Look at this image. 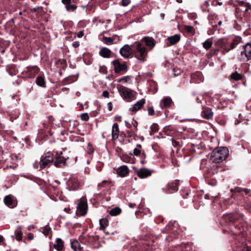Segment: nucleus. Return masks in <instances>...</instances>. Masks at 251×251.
<instances>
[{
	"instance_id": "338daca9",
	"label": "nucleus",
	"mask_w": 251,
	"mask_h": 251,
	"mask_svg": "<svg viewBox=\"0 0 251 251\" xmlns=\"http://www.w3.org/2000/svg\"><path fill=\"white\" fill-rule=\"evenodd\" d=\"M196 101L198 103L201 102V100L199 98H197L196 99Z\"/></svg>"
},
{
	"instance_id": "3c124183",
	"label": "nucleus",
	"mask_w": 251,
	"mask_h": 251,
	"mask_svg": "<svg viewBox=\"0 0 251 251\" xmlns=\"http://www.w3.org/2000/svg\"><path fill=\"white\" fill-rule=\"evenodd\" d=\"M71 0H62V2L66 6L70 3Z\"/></svg>"
},
{
	"instance_id": "423d86ee",
	"label": "nucleus",
	"mask_w": 251,
	"mask_h": 251,
	"mask_svg": "<svg viewBox=\"0 0 251 251\" xmlns=\"http://www.w3.org/2000/svg\"><path fill=\"white\" fill-rule=\"evenodd\" d=\"M243 50L241 51V59L244 61H247L251 59V44H247L243 47Z\"/></svg>"
},
{
	"instance_id": "6e6552de",
	"label": "nucleus",
	"mask_w": 251,
	"mask_h": 251,
	"mask_svg": "<svg viewBox=\"0 0 251 251\" xmlns=\"http://www.w3.org/2000/svg\"><path fill=\"white\" fill-rule=\"evenodd\" d=\"M53 160V158L51 155L42 156L39 162L41 169H44L48 166Z\"/></svg>"
},
{
	"instance_id": "0e129e2a",
	"label": "nucleus",
	"mask_w": 251,
	"mask_h": 251,
	"mask_svg": "<svg viewBox=\"0 0 251 251\" xmlns=\"http://www.w3.org/2000/svg\"><path fill=\"white\" fill-rule=\"evenodd\" d=\"M173 145L174 146H177L178 145V142L176 141H173Z\"/></svg>"
},
{
	"instance_id": "b1692460",
	"label": "nucleus",
	"mask_w": 251,
	"mask_h": 251,
	"mask_svg": "<svg viewBox=\"0 0 251 251\" xmlns=\"http://www.w3.org/2000/svg\"><path fill=\"white\" fill-rule=\"evenodd\" d=\"M15 236L18 241H20L22 239L23 232L21 226H18L15 230Z\"/></svg>"
},
{
	"instance_id": "f03ea898",
	"label": "nucleus",
	"mask_w": 251,
	"mask_h": 251,
	"mask_svg": "<svg viewBox=\"0 0 251 251\" xmlns=\"http://www.w3.org/2000/svg\"><path fill=\"white\" fill-rule=\"evenodd\" d=\"M133 48L135 57L139 60L144 62L147 57L148 51L143 43L135 42Z\"/></svg>"
},
{
	"instance_id": "603ef678",
	"label": "nucleus",
	"mask_w": 251,
	"mask_h": 251,
	"mask_svg": "<svg viewBox=\"0 0 251 251\" xmlns=\"http://www.w3.org/2000/svg\"><path fill=\"white\" fill-rule=\"evenodd\" d=\"M242 251H251V247L246 246L244 248Z\"/></svg>"
},
{
	"instance_id": "4c0bfd02",
	"label": "nucleus",
	"mask_w": 251,
	"mask_h": 251,
	"mask_svg": "<svg viewBox=\"0 0 251 251\" xmlns=\"http://www.w3.org/2000/svg\"><path fill=\"white\" fill-rule=\"evenodd\" d=\"M93 151L94 150L92 146L90 143H89L87 149V153L89 154H91L93 152Z\"/></svg>"
},
{
	"instance_id": "2eb2a0df",
	"label": "nucleus",
	"mask_w": 251,
	"mask_h": 251,
	"mask_svg": "<svg viewBox=\"0 0 251 251\" xmlns=\"http://www.w3.org/2000/svg\"><path fill=\"white\" fill-rule=\"evenodd\" d=\"M145 103V100L142 99V100L138 101L131 108H130L129 110L135 113L140 110L143 107Z\"/></svg>"
},
{
	"instance_id": "c03bdc74",
	"label": "nucleus",
	"mask_w": 251,
	"mask_h": 251,
	"mask_svg": "<svg viewBox=\"0 0 251 251\" xmlns=\"http://www.w3.org/2000/svg\"><path fill=\"white\" fill-rule=\"evenodd\" d=\"M140 152L141 151L139 149L135 148L133 150V154L134 155H138L139 154H140Z\"/></svg>"
},
{
	"instance_id": "13d9d810",
	"label": "nucleus",
	"mask_w": 251,
	"mask_h": 251,
	"mask_svg": "<svg viewBox=\"0 0 251 251\" xmlns=\"http://www.w3.org/2000/svg\"><path fill=\"white\" fill-rule=\"evenodd\" d=\"M136 206V204L135 203H129V207L130 208H134Z\"/></svg>"
},
{
	"instance_id": "680f3d73",
	"label": "nucleus",
	"mask_w": 251,
	"mask_h": 251,
	"mask_svg": "<svg viewBox=\"0 0 251 251\" xmlns=\"http://www.w3.org/2000/svg\"><path fill=\"white\" fill-rule=\"evenodd\" d=\"M70 210H71V209L69 208H65L64 209V211H65V212H66L67 213H70Z\"/></svg>"
},
{
	"instance_id": "09e8293b",
	"label": "nucleus",
	"mask_w": 251,
	"mask_h": 251,
	"mask_svg": "<svg viewBox=\"0 0 251 251\" xmlns=\"http://www.w3.org/2000/svg\"><path fill=\"white\" fill-rule=\"evenodd\" d=\"M83 35H84V31L83 30L79 31L77 34V36L78 38H81L82 36H83Z\"/></svg>"
},
{
	"instance_id": "f257e3e1",
	"label": "nucleus",
	"mask_w": 251,
	"mask_h": 251,
	"mask_svg": "<svg viewBox=\"0 0 251 251\" xmlns=\"http://www.w3.org/2000/svg\"><path fill=\"white\" fill-rule=\"evenodd\" d=\"M228 155V150L226 147H218L212 152L210 160L213 163H219L225 160Z\"/></svg>"
},
{
	"instance_id": "de8ad7c7",
	"label": "nucleus",
	"mask_w": 251,
	"mask_h": 251,
	"mask_svg": "<svg viewBox=\"0 0 251 251\" xmlns=\"http://www.w3.org/2000/svg\"><path fill=\"white\" fill-rule=\"evenodd\" d=\"M80 45L79 41H75L72 43V46L75 48H78Z\"/></svg>"
},
{
	"instance_id": "a19ab883",
	"label": "nucleus",
	"mask_w": 251,
	"mask_h": 251,
	"mask_svg": "<svg viewBox=\"0 0 251 251\" xmlns=\"http://www.w3.org/2000/svg\"><path fill=\"white\" fill-rule=\"evenodd\" d=\"M130 2V0H122V5L124 6L128 5Z\"/></svg>"
},
{
	"instance_id": "cd10ccee",
	"label": "nucleus",
	"mask_w": 251,
	"mask_h": 251,
	"mask_svg": "<svg viewBox=\"0 0 251 251\" xmlns=\"http://www.w3.org/2000/svg\"><path fill=\"white\" fill-rule=\"evenodd\" d=\"M36 83L38 85L45 87V80L43 77L42 76H38L36 78Z\"/></svg>"
},
{
	"instance_id": "58836bf2",
	"label": "nucleus",
	"mask_w": 251,
	"mask_h": 251,
	"mask_svg": "<svg viewBox=\"0 0 251 251\" xmlns=\"http://www.w3.org/2000/svg\"><path fill=\"white\" fill-rule=\"evenodd\" d=\"M238 218V216L236 215H231L229 218L230 222H234Z\"/></svg>"
},
{
	"instance_id": "a211bd4d",
	"label": "nucleus",
	"mask_w": 251,
	"mask_h": 251,
	"mask_svg": "<svg viewBox=\"0 0 251 251\" xmlns=\"http://www.w3.org/2000/svg\"><path fill=\"white\" fill-rule=\"evenodd\" d=\"M117 172L120 176L125 177L129 173V170L127 166H122L118 169Z\"/></svg>"
},
{
	"instance_id": "6e6d98bb",
	"label": "nucleus",
	"mask_w": 251,
	"mask_h": 251,
	"mask_svg": "<svg viewBox=\"0 0 251 251\" xmlns=\"http://www.w3.org/2000/svg\"><path fill=\"white\" fill-rule=\"evenodd\" d=\"M108 109L109 111L112 110V103L111 102H109L108 103Z\"/></svg>"
},
{
	"instance_id": "a878e982",
	"label": "nucleus",
	"mask_w": 251,
	"mask_h": 251,
	"mask_svg": "<svg viewBox=\"0 0 251 251\" xmlns=\"http://www.w3.org/2000/svg\"><path fill=\"white\" fill-rule=\"evenodd\" d=\"M100 229H104L108 226V221L107 219L103 218L99 221Z\"/></svg>"
},
{
	"instance_id": "6ab92c4d",
	"label": "nucleus",
	"mask_w": 251,
	"mask_h": 251,
	"mask_svg": "<svg viewBox=\"0 0 251 251\" xmlns=\"http://www.w3.org/2000/svg\"><path fill=\"white\" fill-rule=\"evenodd\" d=\"M111 53V51L105 47L102 48L99 51V54L103 58H109Z\"/></svg>"
},
{
	"instance_id": "c85d7f7f",
	"label": "nucleus",
	"mask_w": 251,
	"mask_h": 251,
	"mask_svg": "<svg viewBox=\"0 0 251 251\" xmlns=\"http://www.w3.org/2000/svg\"><path fill=\"white\" fill-rule=\"evenodd\" d=\"M231 79L235 80H239L242 79V76L241 75L238 74L237 72L232 73L230 75Z\"/></svg>"
},
{
	"instance_id": "ddd939ff",
	"label": "nucleus",
	"mask_w": 251,
	"mask_h": 251,
	"mask_svg": "<svg viewBox=\"0 0 251 251\" xmlns=\"http://www.w3.org/2000/svg\"><path fill=\"white\" fill-rule=\"evenodd\" d=\"M180 40V35L175 34L173 36L168 37L166 45L168 47L176 44Z\"/></svg>"
},
{
	"instance_id": "f3484780",
	"label": "nucleus",
	"mask_w": 251,
	"mask_h": 251,
	"mask_svg": "<svg viewBox=\"0 0 251 251\" xmlns=\"http://www.w3.org/2000/svg\"><path fill=\"white\" fill-rule=\"evenodd\" d=\"M53 247L57 251H64V242L60 238L56 240L55 243L53 245Z\"/></svg>"
},
{
	"instance_id": "0eeeda50",
	"label": "nucleus",
	"mask_w": 251,
	"mask_h": 251,
	"mask_svg": "<svg viewBox=\"0 0 251 251\" xmlns=\"http://www.w3.org/2000/svg\"><path fill=\"white\" fill-rule=\"evenodd\" d=\"M114 70L117 73L127 71V66L125 63H121L118 59H115L112 62Z\"/></svg>"
},
{
	"instance_id": "1a4fd4ad",
	"label": "nucleus",
	"mask_w": 251,
	"mask_h": 251,
	"mask_svg": "<svg viewBox=\"0 0 251 251\" xmlns=\"http://www.w3.org/2000/svg\"><path fill=\"white\" fill-rule=\"evenodd\" d=\"M132 50L128 45H124L120 50V53L125 58H127L132 53Z\"/></svg>"
},
{
	"instance_id": "e2e57ef3",
	"label": "nucleus",
	"mask_w": 251,
	"mask_h": 251,
	"mask_svg": "<svg viewBox=\"0 0 251 251\" xmlns=\"http://www.w3.org/2000/svg\"><path fill=\"white\" fill-rule=\"evenodd\" d=\"M219 51V49L214 50V51H213V54L214 55L217 54Z\"/></svg>"
},
{
	"instance_id": "9d476101",
	"label": "nucleus",
	"mask_w": 251,
	"mask_h": 251,
	"mask_svg": "<svg viewBox=\"0 0 251 251\" xmlns=\"http://www.w3.org/2000/svg\"><path fill=\"white\" fill-rule=\"evenodd\" d=\"M68 187L71 190H75L79 187V182L75 177H71L67 182Z\"/></svg>"
},
{
	"instance_id": "052dcab7",
	"label": "nucleus",
	"mask_w": 251,
	"mask_h": 251,
	"mask_svg": "<svg viewBox=\"0 0 251 251\" xmlns=\"http://www.w3.org/2000/svg\"><path fill=\"white\" fill-rule=\"evenodd\" d=\"M21 81L20 80H17L13 82L14 84L20 85L21 84Z\"/></svg>"
},
{
	"instance_id": "7c9ffc66",
	"label": "nucleus",
	"mask_w": 251,
	"mask_h": 251,
	"mask_svg": "<svg viewBox=\"0 0 251 251\" xmlns=\"http://www.w3.org/2000/svg\"><path fill=\"white\" fill-rule=\"evenodd\" d=\"M212 42L209 39L206 40L203 43V47L207 50L209 49L212 47Z\"/></svg>"
},
{
	"instance_id": "c756f323",
	"label": "nucleus",
	"mask_w": 251,
	"mask_h": 251,
	"mask_svg": "<svg viewBox=\"0 0 251 251\" xmlns=\"http://www.w3.org/2000/svg\"><path fill=\"white\" fill-rule=\"evenodd\" d=\"M71 247L75 251H79L80 250L79 243L77 241L72 242Z\"/></svg>"
},
{
	"instance_id": "69168bd1",
	"label": "nucleus",
	"mask_w": 251,
	"mask_h": 251,
	"mask_svg": "<svg viewBox=\"0 0 251 251\" xmlns=\"http://www.w3.org/2000/svg\"><path fill=\"white\" fill-rule=\"evenodd\" d=\"M4 241V238L0 235V244Z\"/></svg>"
},
{
	"instance_id": "e433bc0d",
	"label": "nucleus",
	"mask_w": 251,
	"mask_h": 251,
	"mask_svg": "<svg viewBox=\"0 0 251 251\" xmlns=\"http://www.w3.org/2000/svg\"><path fill=\"white\" fill-rule=\"evenodd\" d=\"M185 29L188 33H192L193 34L194 33V28L191 26H186Z\"/></svg>"
},
{
	"instance_id": "ea45409f",
	"label": "nucleus",
	"mask_w": 251,
	"mask_h": 251,
	"mask_svg": "<svg viewBox=\"0 0 251 251\" xmlns=\"http://www.w3.org/2000/svg\"><path fill=\"white\" fill-rule=\"evenodd\" d=\"M110 183H111V181L104 180H103L101 183H99L98 186V187H101L103 186V183H105V184L107 183V184H110Z\"/></svg>"
},
{
	"instance_id": "dca6fc26",
	"label": "nucleus",
	"mask_w": 251,
	"mask_h": 251,
	"mask_svg": "<svg viewBox=\"0 0 251 251\" xmlns=\"http://www.w3.org/2000/svg\"><path fill=\"white\" fill-rule=\"evenodd\" d=\"M119 128L117 123H114L112 129V138L113 140L117 139L119 135Z\"/></svg>"
},
{
	"instance_id": "7ed1b4c3",
	"label": "nucleus",
	"mask_w": 251,
	"mask_h": 251,
	"mask_svg": "<svg viewBox=\"0 0 251 251\" xmlns=\"http://www.w3.org/2000/svg\"><path fill=\"white\" fill-rule=\"evenodd\" d=\"M117 89L120 95L125 100L130 101L134 97V95L130 89L123 85L118 86Z\"/></svg>"
},
{
	"instance_id": "774afa93",
	"label": "nucleus",
	"mask_w": 251,
	"mask_h": 251,
	"mask_svg": "<svg viewBox=\"0 0 251 251\" xmlns=\"http://www.w3.org/2000/svg\"><path fill=\"white\" fill-rule=\"evenodd\" d=\"M137 147L138 149H140L141 148V145H140V144H138V145H137Z\"/></svg>"
},
{
	"instance_id": "4d7b16f0",
	"label": "nucleus",
	"mask_w": 251,
	"mask_h": 251,
	"mask_svg": "<svg viewBox=\"0 0 251 251\" xmlns=\"http://www.w3.org/2000/svg\"><path fill=\"white\" fill-rule=\"evenodd\" d=\"M33 167L35 168V169H38V163L37 161H36L34 163H33Z\"/></svg>"
},
{
	"instance_id": "bf43d9fd",
	"label": "nucleus",
	"mask_w": 251,
	"mask_h": 251,
	"mask_svg": "<svg viewBox=\"0 0 251 251\" xmlns=\"http://www.w3.org/2000/svg\"><path fill=\"white\" fill-rule=\"evenodd\" d=\"M246 2H245L244 1H239V5L241 6H245V3Z\"/></svg>"
},
{
	"instance_id": "412c9836",
	"label": "nucleus",
	"mask_w": 251,
	"mask_h": 251,
	"mask_svg": "<svg viewBox=\"0 0 251 251\" xmlns=\"http://www.w3.org/2000/svg\"><path fill=\"white\" fill-rule=\"evenodd\" d=\"M144 41L146 46L153 48L154 45V39L152 37H145L140 42L143 43Z\"/></svg>"
},
{
	"instance_id": "aec40b11",
	"label": "nucleus",
	"mask_w": 251,
	"mask_h": 251,
	"mask_svg": "<svg viewBox=\"0 0 251 251\" xmlns=\"http://www.w3.org/2000/svg\"><path fill=\"white\" fill-rule=\"evenodd\" d=\"M201 115L203 118L209 120L213 117V113L211 109H206L201 112Z\"/></svg>"
},
{
	"instance_id": "f8f14e48",
	"label": "nucleus",
	"mask_w": 251,
	"mask_h": 251,
	"mask_svg": "<svg viewBox=\"0 0 251 251\" xmlns=\"http://www.w3.org/2000/svg\"><path fill=\"white\" fill-rule=\"evenodd\" d=\"M137 176L141 178H145L151 174V172L150 170L147 168H141L136 172Z\"/></svg>"
},
{
	"instance_id": "5701e85b",
	"label": "nucleus",
	"mask_w": 251,
	"mask_h": 251,
	"mask_svg": "<svg viewBox=\"0 0 251 251\" xmlns=\"http://www.w3.org/2000/svg\"><path fill=\"white\" fill-rule=\"evenodd\" d=\"M40 69L36 66H29L27 67V72L30 73V75H34L39 73Z\"/></svg>"
},
{
	"instance_id": "8fccbe9b",
	"label": "nucleus",
	"mask_w": 251,
	"mask_h": 251,
	"mask_svg": "<svg viewBox=\"0 0 251 251\" xmlns=\"http://www.w3.org/2000/svg\"><path fill=\"white\" fill-rule=\"evenodd\" d=\"M109 92L107 91H104L102 93V96L105 98H109Z\"/></svg>"
},
{
	"instance_id": "5fc2aeb1",
	"label": "nucleus",
	"mask_w": 251,
	"mask_h": 251,
	"mask_svg": "<svg viewBox=\"0 0 251 251\" xmlns=\"http://www.w3.org/2000/svg\"><path fill=\"white\" fill-rule=\"evenodd\" d=\"M131 125L134 126L135 128H137L138 126V123L136 121H133L132 122Z\"/></svg>"
},
{
	"instance_id": "a18cd8bd",
	"label": "nucleus",
	"mask_w": 251,
	"mask_h": 251,
	"mask_svg": "<svg viewBox=\"0 0 251 251\" xmlns=\"http://www.w3.org/2000/svg\"><path fill=\"white\" fill-rule=\"evenodd\" d=\"M245 7H246L244 9L245 12H247L249 9L251 8V5L249 3H246Z\"/></svg>"
},
{
	"instance_id": "20e7f679",
	"label": "nucleus",
	"mask_w": 251,
	"mask_h": 251,
	"mask_svg": "<svg viewBox=\"0 0 251 251\" xmlns=\"http://www.w3.org/2000/svg\"><path fill=\"white\" fill-rule=\"evenodd\" d=\"M178 185L179 181L178 180H175L167 184L166 186L163 188V190L167 194L174 193L178 190Z\"/></svg>"
},
{
	"instance_id": "393cba45",
	"label": "nucleus",
	"mask_w": 251,
	"mask_h": 251,
	"mask_svg": "<svg viewBox=\"0 0 251 251\" xmlns=\"http://www.w3.org/2000/svg\"><path fill=\"white\" fill-rule=\"evenodd\" d=\"M115 38L110 37H103V41L104 43L107 45H111L114 43Z\"/></svg>"
},
{
	"instance_id": "49530a36",
	"label": "nucleus",
	"mask_w": 251,
	"mask_h": 251,
	"mask_svg": "<svg viewBox=\"0 0 251 251\" xmlns=\"http://www.w3.org/2000/svg\"><path fill=\"white\" fill-rule=\"evenodd\" d=\"M129 78L128 76H124L122 78H121L118 80V82H121L123 80H125V81H127V80Z\"/></svg>"
},
{
	"instance_id": "2f4dec72",
	"label": "nucleus",
	"mask_w": 251,
	"mask_h": 251,
	"mask_svg": "<svg viewBox=\"0 0 251 251\" xmlns=\"http://www.w3.org/2000/svg\"><path fill=\"white\" fill-rule=\"evenodd\" d=\"M150 135L154 134L158 130V126L156 124H153L151 126Z\"/></svg>"
},
{
	"instance_id": "39448f33",
	"label": "nucleus",
	"mask_w": 251,
	"mask_h": 251,
	"mask_svg": "<svg viewBox=\"0 0 251 251\" xmlns=\"http://www.w3.org/2000/svg\"><path fill=\"white\" fill-rule=\"evenodd\" d=\"M87 203L84 201H81L77 204L76 214L79 216H84L87 214Z\"/></svg>"
},
{
	"instance_id": "473e14b6",
	"label": "nucleus",
	"mask_w": 251,
	"mask_h": 251,
	"mask_svg": "<svg viewBox=\"0 0 251 251\" xmlns=\"http://www.w3.org/2000/svg\"><path fill=\"white\" fill-rule=\"evenodd\" d=\"M77 8V6L75 4H68L66 6V8L68 11H74Z\"/></svg>"
},
{
	"instance_id": "37998d69",
	"label": "nucleus",
	"mask_w": 251,
	"mask_h": 251,
	"mask_svg": "<svg viewBox=\"0 0 251 251\" xmlns=\"http://www.w3.org/2000/svg\"><path fill=\"white\" fill-rule=\"evenodd\" d=\"M148 113L150 115L152 116L154 114V111L152 107H150L148 109Z\"/></svg>"
},
{
	"instance_id": "4468645a",
	"label": "nucleus",
	"mask_w": 251,
	"mask_h": 251,
	"mask_svg": "<svg viewBox=\"0 0 251 251\" xmlns=\"http://www.w3.org/2000/svg\"><path fill=\"white\" fill-rule=\"evenodd\" d=\"M173 101L172 99L169 97H165L160 101V106L161 109L168 108L170 107Z\"/></svg>"
},
{
	"instance_id": "864d4df0",
	"label": "nucleus",
	"mask_w": 251,
	"mask_h": 251,
	"mask_svg": "<svg viewBox=\"0 0 251 251\" xmlns=\"http://www.w3.org/2000/svg\"><path fill=\"white\" fill-rule=\"evenodd\" d=\"M28 238L31 240L32 239H33L34 238V235L31 233H29L28 234Z\"/></svg>"
},
{
	"instance_id": "9b49d317",
	"label": "nucleus",
	"mask_w": 251,
	"mask_h": 251,
	"mask_svg": "<svg viewBox=\"0 0 251 251\" xmlns=\"http://www.w3.org/2000/svg\"><path fill=\"white\" fill-rule=\"evenodd\" d=\"M62 153V152L61 151L60 154L58 153L56 154L54 164V165L57 167H60L64 166L66 164V161L67 159L61 155Z\"/></svg>"
},
{
	"instance_id": "79ce46f5",
	"label": "nucleus",
	"mask_w": 251,
	"mask_h": 251,
	"mask_svg": "<svg viewBox=\"0 0 251 251\" xmlns=\"http://www.w3.org/2000/svg\"><path fill=\"white\" fill-rule=\"evenodd\" d=\"M126 134L127 135V137H131L134 135V132L131 130H128L126 131Z\"/></svg>"
},
{
	"instance_id": "72a5a7b5",
	"label": "nucleus",
	"mask_w": 251,
	"mask_h": 251,
	"mask_svg": "<svg viewBox=\"0 0 251 251\" xmlns=\"http://www.w3.org/2000/svg\"><path fill=\"white\" fill-rule=\"evenodd\" d=\"M237 45V43H236L235 41L232 42V43L230 45L229 48H227L226 47H225L226 52H227L230 50L234 49Z\"/></svg>"
},
{
	"instance_id": "f704fd0d",
	"label": "nucleus",
	"mask_w": 251,
	"mask_h": 251,
	"mask_svg": "<svg viewBox=\"0 0 251 251\" xmlns=\"http://www.w3.org/2000/svg\"><path fill=\"white\" fill-rule=\"evenodd\" d=\"M50 230V227L49 226H47L43 228V230L42 232L45 235L47 236L49 234Z\"/></svg>"
},
{
	"instance_id": "c9c22d12",
	"label": "nucleus",
	"mask_w": 251,
	"mask_h": 251,
	"mask_svg": "<svg viewBox=\"0 0 251 251\" xmlns=\"http://www.w3.org/2000/svg\"><path fill=\"white\" fill-rule=\"evenodd\" d=\"M81 119L82 121H87L89 119V116L87 113H84L80 115Z\"/></svg>"
},
{
	"instance_id": "4be33fe9",
	"label": "nucleus",
	"mask_w": 251,
	"mask_h": 251,
	"mask_svg": "<svg viewBox=\"0 0 251 251\" xmlns=\"http://www.w3.org/2000/svg\"><path fill=\"white\" fill-rule=\"evenodd\" d=\"M5 204L9 207H14L15 205L13 200L10 195L6 196L4 199Z\"/></svg>"
},
{
	"instance_id": "bb28decb",
	"label": "nucleus",
	"mask_w": 251,
	"mask_h": 251,
	"mask_svg": "<svg viewBox=\"0 0 251 251\" xmlns=\"http://www.w3.org/2000/svg\"><path fill=\"white\" fill-rule=\"evenodd\" d=\"M121 213V209L119 207H115L111 209L109 211V214L111 216H115Z\"/></svg>"
}]
</instances>
